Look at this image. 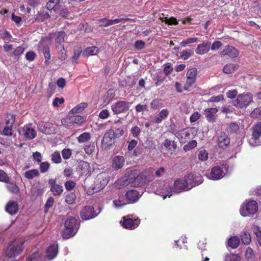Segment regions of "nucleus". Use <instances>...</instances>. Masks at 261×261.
Segmentation results:
<instances>
[{
	"instance_id": "obj_27",
	"label": "nucleus",
	"mask_w": 261,
	"mask_h": 261,
	"mask_svg": "<svg viewBox=\"0 0 261 261\" xmlns=\"http://www.w3.org/2000/svg\"><path fill=\"white\" fill-rule=\"evenodd\" d=\"M244 125L243 124V121H238V122H231L229 124L228 129L233 133H238L240 129H244Z\"/></svg>"
},
{
	"instance_id": "obj_26",
	"label": "nucleus",
	"mask_w": 261,
	"mask_h": 261,
	"mask_svg": "<svg viewBox=\"0 0 261 261\" xmlns=\"http://www.w3.org/2000/svg\"><path fill=\"white\" fill-rule=\"evenodd\" d=\"M129 108L128 103L119 101L115 103V114H119L126 111Z\"/></svg>"
},
{
	"instance_id": "obj_40",
	"label": "nucleus",
	"mask_w": 261,
	"mask_h": 261,
	"mask_svg": "<svg viewBox=\"0 0 261 261\" xmlns=\"http://www.w3.org/2000/svg\"><path fill=\"white\" fill-rule=\"evenodd\" d=\"M24 51V48L23 46H18L11 53L10 56L14 57L15 59L18 58Z\"/></svg>"
},
{
	"instance_id": "obj_23",
	"label": "nucleus",
	"mask_w": 261,
	"mask_h": 261,
	"mask_svg": "<svg viewBox=\"0 0 261 261\" xmlns=\"http://www.w3.org/2000/svg\"><path fill=\"white\" fill-rule=\"evenodd\" d=\"M230 140L225 133H221L218 138V146L222 148L226 147L229 144Z\"/></svg>"
},
{
	"instance_id": "obj_44",
	"label": "nucleus",
	"mask_w": 261,
	"mask_h": 261,
	"mask_svg": "<svg viewBox=\"0 0 261 261\" xmlns=\"http://www.w3.org/2000/svg\"><path fill=\"white\" fill-rule=\"evenodd\" d=\"M198 41V39L197 38L193 37V38H189L186 40H183L180 43V45L182 47H186L187 45L189 44H192L194 43L197 42Z\"/></svg>"
},
{
	"instance_id": "obj_15",
	"label": "nucleus",
	"mask_w": 261,
	"mask_h": 261,
	"mask_svg": "<svg viewBox=\"0 0 261 261\" xmlns=\"http://www.w3.org/2000/svg\"><path fill=\"white\" fill-rule=\"evenodd\" d=\"M95 210L92 206H86L81 212V217L84 220H87L96 216L94 214Z\"/></svg>"
},
{
	"instance_id": "obj_62",
	"label": "nucleus",
	"mask_w": 261,
	"mask_h": 261,
	"mask_svg": "<svg viewBox=\"0 0 261 261\" xmlns=\"http://www.w3.org/2000/svg\"><path fill=\"white\" fill-rule=\"evenodd\" d=\"M62 155L63 158L67 160L69 159L71 156V150L70 149H64L62 151Z\"/></svg>"
},
{
	"instance_id": "obj_47",
	"label": "nucleus",
	"mask_w": 261,
	"mask_h": 261,
	"mask_svg": "<svg viewBox=\"0 0 261 261\" xmlns=\"http://www.w3.org/2000/svg\"><path fill=\"white\" fill-rule=\"evenodd\" d=\"M51 160L56 164H59L61 162V157L59 152L55 151L51 155Z\"/></svg>"
},
{
	"instance_id": "obj_2",
	"label": "nucleus",
	"mask_w": 261,
	"mask_h": 261,
	"mask_svg": "<svg viewBox=\"0 0 261 261\" xmlns=\"http://www.w3.org/2000/svg\"><path fill=\"white\" fill-rule=\"evenodd\" d=\"M149 181L146 178L145 173L134 172L130 173L129 177H124L115 182V188L119 189L121 186H126L129 184L132 187H139Z\"/></svg>"
},
{
	"instance_id": "obj_11",
	"label": "nucleus",
	"mask_w": 261,
	"mask_h": 261,
	"mask_svg": "<svg viewBox=\"0 0 261 261\" xmlns=\"http://www.w3.org/2000/svg\"><path fill=\"white\" fill-rule=\"evenodd\" d=\"M184 179L186 182L189 190L191 189L193 187L202 184L203 180L201 176L199 175H195L192 173L186 175Z\"/></svg>"
},
{
	"instance_id": "obj_39",
	"label": "nucleus",
	"mask_w": 261,
	"mask_h": 261,
	"mask_svg": "<svg viewBox=\"0 0 261 261\" xmlns=\"http://www.w3.org/2000/svg\"><path fill=\"white\" fill-rule=\"evenodd\" d=\"M240 236L242 241L244 244L247 245L250 243L251 240V237L250 234L246 230H243Z\"/></svg>"
},
{
	"instance_id": "obj_63",
	"label": "nucleus",
	"mask_w": 261,
	"mask_h": 261,
	"mask_svg": "<svg viewBox=\"0 0 261 261\" xmlns=\"http://www.w3.org/2000/svg\"><path fill=\"white\" fill-rule=\"evenodd\" d=\"M224 99V96L223 95L220 94L219 95L217 96H214L211 97L210 99L208 100V101L211 102H218L220 101L221 100H222Z\"/></svg>"
},
{
	"instance_id": "obj_54",
	"label": "nucleus",
	"mask_w": 261,
	"mask_h": 261,
	"mask_svg": "<svg viewBox=\"0 0 261 261\" xmlns=\"http://www.w3.org/2000/svg\"><path fill=\"white\" fill-rule=\"evenodd\" d=\"M59 3L60 0H49L46 4L47 8L49 10H51L54 9Z\"/></svg>"
},
{
	"instance_id": "obj_16",
	"label": "nucleus",
	"mask_w": 261,
	"mask_h": 261,
	"mask_svg": "<svg viewBox=\"0 0 261 261\" xmlns=\"http://www.w3.org/2000/svg\"><path fill=\"white\" fill-rule=\"evenodd\" d=\"M7 118L9 119L6 121L7 126L3 129V135L6 136H11L12 135V127L14 124L15 117L13 115H9Z\"/></svg>"
},
{
	"instance_id": "obj_41",
	"label": "nucleus",
	"mask_w": 261,
	"mask_h": 261,
	"mask_svg": "<svg viewBox=\"0 0 261 261\" xmlns=\"http://www.w3.org/2000/svg\"><path fill=\"white\" fill-rule=\"evenodd\" d=\"M87 106V104L86 103H81L74 108H73L70 112H71V114H76L81 112L85 108H86Z\"/></svg>"
},
{
	"instance_id": "obj_22",
	"label": "nucleus",
	"mask_w": 261,
	"mask_h": 261,
	"mask_svg": "<svg viewBox=\"0 0 261 261\" xmlns=\"http://www.w3.org/2000/svg\"><path fill=\"white\" fill-rule=\"evenodd\" d=\"M218 110L216 108H208L204 110V115L209 122H214L216 119V113Z\"/></svg>"
},
{
	"instance_id": "obj_6",
	"label": "nucleus",
	"mask_w": 261,
	"mask_h": 261,
	"mask_svg": "<svg viewBox=\"0 0 261 261\" xmlns=\"http://www.w3.org/2000/svg\"><path fill=\"white\" fill-rule=\"evenodd\" d=\"M24 241L22 240H15L10 244L5 250L8 257H12L19 254L22 251Z\"/></svg>"
},
{
	"instance_id": "obj_37",
	"label": "nucleus",
	"mask_w": 261,
	"mask_h": 261,
	"mask_svg": "<svg viewBox=\"0 0 261 261\" xmlns=\"http://www.w3.org/2000/svg\"><path fill=\"white\" fill-rule=\"evenodd\" d=\"M39 176V172L37 169H32L27 171L24 173V176L28 179H32Z\"/></svg>"
},
{
	"instance_id": "obj_45",
	"label": "nucleus",
	"mask_w": 261,
	"mask_h": 261,
	"mask_svg": "<svg viewBox=\"0 0 261 261\" xmlns=\"http://www.w3.org/2000/svg\"><path fill=\"white\" fill-rule=\"evenodd\" d=\"M160 19L162 21L165 22L166 23H167L169 25H172V24L176 25V24H178V22H177L176 19L173 17H172L170 18H168L167 17H160Z\"/></svg>"
},
{
	"instance_id": "obj_50",
	"label": "nucleus",
	"mask_w": 261,
	"mask_h": 261,
	"mask_svg": "<svg viewBox=\"0 0 261 261\" xmlns=\"http://www.w3.org/2000/svg\"><path fill=\"white\" fill-rule=\"evenodd\" d=\"M197 141L196 140H192L190 141L187 144L185 145L183 149L185 151H189L197 146Z\"/></svg>"
},
{
	"instance_id": "obj_30",
	"label": "nucleus",
	"mask_w": 261,
	"mask_h": 261,
	"mask_svg": "<svg viewBox=\"0 0 261 261\" xmlns=\"http://www.w3.org/2000/svg\"><path fill=\"white\" fill-rule=\"evenodd\" d=\"M65 33L63 31L58 32L55 38V43L57 48H59L61 46H64L63 43L64 42Z\"/></svg>"
},
{
	"instance_id": "obj_38",
	"label": "nucleus",
	"mask_w": 261,
	"mask_h": 261,
	"mask_svg": "<svg viewBox=\"0 0 261 261\" xmlns=\"http://www.w3.org/2000/svg\"><path fill=\"white\" fill-rule=\"evenodd\" d=\"M91 135L89 133L85 132L81 134L77 138V140L79 143H84L90 140L91 139Z\"/></svg>"
},
{
	"instance_id": "obj_60",
	"label": "nucleus",
	"mask_w": 261,
	"mask_h": 261,
	"mask_svg": "<svg viewBox=\"0 0 261 261\" xmlns=\"http://www.w3.org/2000/svg\"><path fill=\"white\" fill-rule=\"evenodd\" d=\"M76 183L72 180H68L65 182L64 186L67 190L71 191L75 187Z\"/></svg>"
},
{
	"instance_id": "obj_5",
	"label": "nucleus",
	"mask_w": 261,
	"mask_h": 261,
	"mask_svg": "<svg viewBox=\"0 0 261 261\" xmlns=\"http://www.w3.org/2000/svg\"><path fill=\"white\" fill-rule=\"evenodd\" d=\"M253 101V95L249 93L239 95L232 102V105L237 109L246 108Z\"/></svg>"
},
{
	"instance_id": "obj_3",
	"label": "nucleus",
	"mask_w": 261,
	"mask_h": 261,
	"mask_svg": "<svg viewBox=\"0 0 261 261\" xmlns=\"http://www.w3.org/2000/svg\"><path fill=\"white\" fill-rule=\"evenodd\" d=\"M79 229L77 220L73 217H69L65 222V228L62 232L64 239H68L74 236Z\"/></svg>"
},
{
	"instance_id": "obj_1",
	"label": "nucleus",
	"mask_w": 261,
	"mask_h": 261,
	"mask_svg": "<svg viewBox=\"0 0 261 261\" xmlns=\"http://www.w3.org/2000/svg\"><path fill=\"white\" fill-rule=\"evenodd\" d=\"M186 182L184 179H178L175 181L174 187L171 188L169 184H165L157 188V192H160L163 198L165 199L167 197H170L173 193H178L185 191H188Z\"/></svg>"
},
{
	"instance_id": "obj_7",
	"label": "nucleus",
	"mask_w": 261,
	"mask_h": 261,
	"mask_svg": "<svg viewBox=\"0 0 261 261\" xmlns=\"http://www.w3.org/2000/svg\"><path fill=\"white\" fill-rule=\"evenodd\" d=\"M228 166L226 165L217 166L212 168L210 175L207 176L210 179L214 180L222 178L227 173Z\"/></svg>"
},
{
	"instance_id": "obj_17",
	"label": "nucleus",
	"mask_w": 261,
	"mask_h": 261,
	"mask_svg": "<svg viewBox=\"0 0 261 261\" xmlns=\"http://www.w3.org/2000/svg\"><path fill=\"white\" fill-rule=\"evenodd\" d=\"M48 184L50 187V191L55 196L60 195L63 191V187L56 184V179L50 178L48 180Z\"/></svg>"
},
{
	"instance_id": "obj_13",
	"label": "nucleus",
	"mask_w": 261,
	"mask_h": 261,
	"mask_svg": "<svg viewBox=\"0 0 261 261\" xmlns=\"http://www.w3.org/2000/svg\"><path fill=\"white\" fill-rule=\"evenodd\" d=\"M38 127L40 131L44 134H51L57 132L56 125L50 122H39L38 124Z\"/></svg>"
},
{
	"instance_id": "obj_4",
	"label": "nucleus",
	"mask_w": 261,
	"mask_h": 261,
	"mask_svg": "<svg viewBox=\"0 0 261 261\" xmlns=\"http://www.w3.org/2000/svg\"><path fill=\"white\" fill-rule=\"evenodd\" d=\"M258 210V204L253 200H246L241 206L240 214L243 217H249L255 214Z\"/></svg>"
},
{
	"instance_id": "obj_61",
	"label": "nucleus",
	"mask_w": 261,
	"mask_h": 261,
	"mask_svg": "<svg viewBox=\"0 0 261 261\" xmlns=\"http://www.w3.org/2000/svg\"><path fill=\"white\" fill-rule=\"evenodd\" d=\"M50 164L47 162H42L40 165V169L42 173L47 172L49 168Z\"/></svg>"
},
{
	"instance_id": "obj_25",
	"label": "nucleus",
	"mask_w": 261,
	"mask_h": 261,
	"mask_svg": "<svg viewBox=\"0 0 261 261\" xmlns=\"http://www.w3.org/2000/svg\"><path fill=\"white\" fill-rule=\"evenodd\" d=\"M58 252V245L53 244L49 246L46 250V257L49 260L54 258Z\"/></svg>"
},
{
	"instance_id": "obj_43",
	"label": "nucleus",
	"mask_w": 261,
	"mask_h": 261,
	"mask_svg": "<svg viewBox=\"0 0 261 261\" xmlns=\"http://www.w3.org/2000/svg\"><path fill=\"white\" fill-rule=\"evenodd\" d=\"M124 159L123 156H117L115 157V170L121 168L124 163Z\"/></svg>"
},
{
	"instance_id": "obj_64",
	"label": "nucleus",
	"mask_w": 261,
	"mask_h": 261,
	"mask_svg": "<svg viewBox=\"0 0 261 261\" xmlns=\"http://www.w3.org/2000/svg\"><path fill=\"white\" fill-rule=\"evenodd\" d=\"M145 47V43L142 40H138L135 43V47L137 50H140Z\"/></svg>"
},
{
	"instance_id": "obj_55",
	"label": "nucleus",
	"mask_w": 261,
	"mask_h": 261,
	"mask_svg": "<svg viewBox=\"0 0 261 261\" xmlns=\"http://www.w3.org/2000/svg\"><path fill=\"white\" fill-rule=\"evenodd\" d=\"M59 49H60V51L58 54V58L62 61L66 60L67 55L66 51L64 48V46H61Z\"/></svg>"
},
{
	"instance_id": "obj_57",
	"label": "nucleus",
	"mask_w": 261,
	"mask_h": 261,
	"mask_svg": "<svg viewBox=\"0 0 261 261\" xmlns=\"http://www.w3.org/2000/svg\"><path fill=\"white\" fill-rule=\"evenodd\" d=\"M9 177L7 174L3 170H0V181L5 183H9Z\"/></svg>"
},
{
	"instance_id": "obj_18",
	"label": "nucleus",
	"mask_w": 261,
	"mask_h": 261,
	"mask_svg": "<svg viewBox=\"0 0 261 261\" xmlns=\"http://www.w3.org/2000/svg\"><path fill=\"white\" fill-rule=\"evenodd\" d=\"M108 178H103L101 176L99 175L96 178L93 189L95 190V192H97L102 189L108 184Z\"/></svg>"
},
{
	"instance_id": "obj_59",
	"label": "nucleus",
	"mask_w": 261,
	"mask_h": 261,
	"mask_svg": "<svg viewBox=\"0 0 261 261\" xmlns=\"http://www.w3.org/2000/svg\"><path fill=\"white\" fill-rule=\"evenodd\" d=\"M252 118L261 119V108H258L254 109L251 113Z\"/></svg>"
},
{
	"instance_id": "obj_51",
	"label": "nucleus",
	"mask_w": 261,
	"mask_h": 261,
	"mask_svg": "<svg viewBox=\"0 0 261 261\" xmlns=\"http://www.w3.org/2000/svg\"><path fill=\"white\" fill-rule=\"evenodd\" d=\"M76 199V196L75 194L70 193L67 195L65 197V202L68 204H73Z\"/></svg>"
},
{
	"instance_id": "obj_53",
	"label": "nucleus",
	"mask_w": 261,
	"mask_h": 261,
	"mask_svg": "<svg viewBox=\"0 0 261 261\" xmlns=\"http://www.w3.org/2000/svg\"><path fill=\"white\" fill-rule=\"evenodd\" d=\"M253 232L256 235L257 243L261 245V230L259 227L255 226L253 228Z\"/></svg>"
},
{
	"instance_id": "obj_42",
	"label": "nucleus",
	"mask_w": 261,
	"mask_h": 261,
	"mask_svg": "<svg viewBox=\"0 0 261 261\" xmlns=\"http://www.w3.org/2000/svg\"><path fill=\"white\" fill-rule=\"evenodd\" d=\"M255 255L253 250L251 248H248L245 252V258L247 261H254Z\"/></svg>"
},
{
	"instance_id": "obj_35",
	"label": "nucleus",
	"mask_w": 261,
	"mask_h": 261,
	"mask_svg": "<svg viewBox=\"0 0 261 261\" xmlns=\"http://www.w3.org/2000/svg\"><path fill=\"white\" fill-rule=\"evenodd\" d=\"M238 68V65L236 64L229 63L225 65L223 68V72L226 74L234 72Z\"/></svg>"
},
{
	"instance_id": "obj_58",
	"label": "nucleus",
	"mask_w": 261,
	"mask_h": 261,
	"mask_svg": "<svg viewBox=\"0 0 261 261\" xmlns=\"http://www.w3.org/2000/svg\"><path fill=\"white\" fill-rule=\"evenodd\" d=\"M40 255L39 252H35L28 257V261H40Z\"/></svg>"
},
{
	"instance_id": "obj_21",
	"label": "nucleus",
	"mask_w": 261,
	"mask_h": 261,
	"mask_svg": "<svg viewBox=\"0 0 261 261\" xmlns=\"http://www.w3.org/2000/svg\"><path fill=\"white\" fill-rule=\"evenodd\" d=\"M211 43L210 42H203L197 45L195 52L197 55H203L208 53L210 49Z\"/></svg>"
},
{
	"instance_id": "obj_32",
	"label": "nucleus",
	"mask_w": 261,
	"mask_h": 261,
	"mask_svg": "<svg viewBox=\"0 0 261 261\" xmlns=\"http://www.w3.org/2000/svg\"><path fill=\"white\" fill-rule=\"evenodd\" d=\"M240 239L237 236L231 237L227 241V245L232 249L237 248L240 244Z\"/></svg>"
},
{
	"instance_id": "obj_48",
	"label": "nucleus",
	"mask_w": 261,
	"mask_h": 261,
	"mask_svg": "<svg viewBox=\"0 0 261 261\" xmlns=\"http://www.w3.org/2000/svg\"><path fill=\"white\" fill-rule=\"evenodd\" d=\"M7 186V189L9 192L14 194H16L19 192V188L16 184L9 182Z\"/></svg>"
},
{
	"instance_id": "obj_8",
	"label": "nucleus",
	"mask_w": 261,
	"mask_h": 261,
	"mask_svg": "<svg viewBox=\"0 0 261 261\" xmlns=\"http://www.w3.org/2000/svg\"><path fill=\"white\" fill-rule=\"evenodd\" d=\"M123 220L120 223L124 228L128 229H134L137 228L140 223V220L133 215H127L122 218Z\"/></svg>"
},
{
	"instance_id": "obj_46",
	"label": "nucleus",
	"mask_w": 261,
	"mask_h": 261,
	"mask_svg": "<svg viewBox=\"0 0 261 261\" xmlns=\"http://www.w3.org/2000/svg\"><path fill=\"white\" fill-rule=\"evenodd\" d=\"M193 51L191 50H184L180 53V58L186 60L188 59L193 54Z\"/></svg>"
},
{
	"instance_id": "obj_19",
	"label": "nucleus",
	"mask_w": 261,
	"mask_h": 261,
	"mask_svg": "<svg viewBox=\"0 0 261 261\" xmlns=\"http://www.w3.org/2000/svg\"><path fill=\"white\" fill-rule=\"evenodd\" d=\"M220 54L222 56L227 55L231 58H234L239 55V51L234 47L228 45L220 52Z\"/></svg>"
},
{
	"instance_id": "obj_12",
	"label": "nucleus",
	"mask_w": 261,
	"mask_h": 261,
	"mask_svg": "<svg viewBox=\"0 0 261 261\" xmlns=\"http://www.w3.org/2000/svg\"><path fill=\"white\" fill-rule=\"evenodd\" d=\"M197 70L196 68H192L188 70L187 73V81L185 84L184 89L185 90H189V88L195 82Z\"/></svg>"
},
{
	"instance_id": "obj_33",
	"label": "nucleus",
	"mask_w": 261,
	"mask_h": 261,
	"mask_svg": "<svg viewBox=\"0 0 261 261\" xmlns=\"http://www.w3.org/2000/svg\"><path fill=\"white\" fill-rule=\"evenodd\" d=\"M241 257L237 254L227 253L224 256V261H241Z\"/></svg>"
},
{
	"instance_id": "obj_14",
	"label": "nucleus",
	"mask_w": 261,
	"mask_h": 261,
	"mask_svg": "<svg viewBox=\"0 0 261 261\" xmlns=\"http://www.w3.org/2000/svg\"><path fill=\"white\" fill-rule=\"evenodd\" d=\"M114 130L110 129L105 134L102 140V145L105 149H108L114 143Z\"/></svg>"
},
{
	"instance_id": "obj_28",
	"label": "nucleus",
	"mask_w": 261,
	"mask_h": 261,
	"mask_svg": "<svg viewBox=\"0 0 261 261\" xmlns=\"http://www.w3.org/2000/svg\"><path fill=\"white\" fill-rule=\"evenodd\" d=\"M6 211L11 215L16 213L18 211V205L16 202H9L6 206Z\"/></svg>"
},
{
	"instance_id": "obj_20",
	"label": "nucleus",
	"mask_w": 261,
	"mask_h": 261,
	"mask_svg": "<svg viewBox=\"0 0 261 261\" xmlns=\"http://www.w3.org/2000/svg\"><path fill=\"white\" fill-rule=\"evenodd\" d=\"M23 135L25 138L32 140L36 137L37 133L35 129L32 127L31 124L25 125L22 128Z\"/></svg>"
},
{
	"instance_id": "obj_9",
	"label": "nucleus",
	"mask_w": 261,
	"mask_h": 261,
	"mask_svg": "<svg viewBox=\"0 0 261 261\" xmlns=\"http://www.w3.org/2000/svg\"><path fill=\"white\" fill-rule=\"evenodd\" d=\"M74 114H71L70 112L68 116L62 119V124L66 126H71L74 124L81 125L85 121L83 117L79 115L73 116Z\"/></svg>"
},
{
	"instance_id": "obj_36",
	"label": "nucleus",
	"mask_w": 261,
	"mask_h": 261,
	"mask_svg": "<svg viewBox=\"0 0 261 261\" xmlns=\"http://www.w3.org/2000/svg\"><path fill=\"white\" fill-rule=\"evenodd\" d=\"M163 145L166 149L171 151V154L173 153V151L177 147V145L174 141H171L168 139L165 140Z\"/></svg>"
},
{
	"instance_id": "obj_49",
	"label": "nucleus",
	"mask_w": 261,
	"mask_h": 261,
	"mask_svg": "<svg viewBox=\"0 0 261 261\" xmlns=\"http://www.w3.org/2000/svg\"><path fill=\"white\" fill-rule=\"evenodd\" d=\"M42 53L45 59V64L48 65L49 64L48 60L50 58L49 47L48 46H45L43 47L42 49Z\"/></svg>"
},
{
	"instance_id": "obj_56",
	"label": "nucleus",
	"mask_w": 261,
	"mask_h": 261,
	"mask_svg": "<svg viewBox=\"0 0 261 261\" xmlns=\"http://www.w3.org/2000/svg\"><path fill=\"white\" fill-rule=\"evenodd\" d=\"M54 203V199L52 197H50L47 199L45 205V213H46L48 212V210L53 206Z\"/></svg>"
},
{
	"instance_id": "obj_29",
	"label": "nucleus",
	"mask_w": 261,
	"mask_h": 261,
	"mask_svg": "<svg viewBox=\"0 0 261 261\" xmlns=\"http://www.w3.org/2000/svg\"><path fill=\"white\" fill-rule=\"evenodd\" d=\"M125 196L130 202H135L139 199V193L136 190H130L128 191L126 194Z\"/></svg>"
},
{
	"instance_id": "obj_31",
	"label": "nucleus",
	"mask_w": 261,
	"mask_h": 261,
	"mask_svg": "<svg viewBox=\"0 0 261 261\" xmlns=\"http://www.w3.org/2000/svg\"><path fill=\"white\" fill-rule=\"evenodd\" d=\"M169 112L167 109L161 110L159 115L155 118V122L157 123H161L163 120L167 118Z\"/></svg>"
},
{
	"instance_id": "obj_24",
	"label": "nucleus",
	"mask_w": 261,
	"mask_h": 261,
	"mask_svg": "<svg viewBox=\"0 0 261 261\" xmlns=\"http://www.w3.org/2000/svg\"><path fill=\"white\" fill-rule=\"evenodd\" d=\"M190 130L187 129H181L175 133L176 137L181 142H184L190 139Z\"/></svg>"
},
{
	"instance_id": "obj_34",
	"label": "nucleus",
	"mask_w": 261,
	"mask_h": 261,
	"mask_svg": "<svg viewBox=\"0 0 261 261\" xmlns=\"http://www.w3.org/2000/svg\"><path fill=\"white\" fill-rule=\"evenodd\" d=\"M99 51V49L96 46H91L86 48L83 52L84 56L96 55Z\"/></svg>"
},
{
	"instance_id": "obj_52",
	"label": "nucleus",
	"mask_w": 261,
	"mask_h": 261,
	"mask_svg": "<svg viewBox=\"0 0 261 261\" xmlns=\"http://www.w3.org/2000/svg\"><path fill=\"white\" fill-rule=\"evenodd\" d=\"M198 159L202 162L206 161L208 159V153L204 149L200 150L198 153Z\"/></svg>"
},
{
	"instance_id": "obj_10",
	"label": "nucleus",
	"mask_w": 261,
	"mask_h": 261,
	"mask_svg": "<svg viewBox=\"0 0 261 261\" xmlns=\"http://www.w3.org/2000/svg\"><path fill=\"white\" fill-rule=\"evenodd\" d=\"M260 137L261 122H259L253 127L252 138L249 140L250 145L252 146L259 145L261 143V142L259 141Z\"/></svg>"
}]
</instances>
